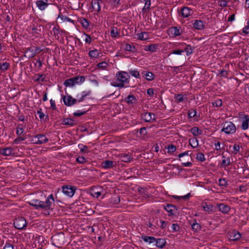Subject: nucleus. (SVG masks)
I'll return each instance as SVG.
<instances>
[{"label": "nucleus", "mask_w": 249, "mask_h": 249, "mask_svg": "<svg viewBox=\"0 0 249 249\" xmlns=\"http://www.w3.org/2000/svg\"><path fill=\"white\" fill-rule=\"evenodd\" d=\"M116 77L120 83L112 82L111 85L113 87L122 88L124 87L125 84H128L129 82L130 75L124 71H118L116 74Z\"/></svg>", "instance_id": "f257e3e1"}, {"label": "nucleus", "mask_w": 249, "mask_h": 249, "mask_svg": "<svg viewBox=\"0 0 249 249\" xmlns=\"http://www.w3.org/2000/svg\"><path fill=\"white\" fill-rule=\"evenodd\" d=\"M54 202L53 195L51 194L47 198H45V200H40V205H39V209L44 211L43 213L45 215H49L50 214V211H53V208L52 207V204Z\"/></svg>", "instance_id": "f03ea898"}, {"label": "nucleus", "mask_w": 249, "mask_h": 249, "mask_svg": "<svg viewBox=\"0 0 249 249\" xmlns=\"http://www.w3.org/2000/svg\"><path fill=\"white\" fill-rule=\"evenodd\" d=\"M141 238L145 242H148L149 244L155 242V246L160 249L163 248L166 244L165 240L163 238H156L153 236L147 235L142 236Z\"/></svg>", "instance_id": "7ed1b4c3"}, {"label": "nucleus", "mask_w": 249, "mask_h": 249, "mask_svg": "<svg viewBox=\"0 0 249 249\" xmlns=\"http://www.w3.org/2000/svg\"><path fill=\"white\" fill-rule=\"evenodd\" d=\"M85 80L84 76H77L66 79L64 83L66 87H73L75 84H79L83 83Z\"/></svg>", "instance_id": "20e7f679"}, {"label": "nucleus", "mask_w": 249, "mask_h": 249, "mask_svg": "<svg viewBox=\"0 0 249 249\" xmlns=\"http://www.w3.org/2000/svg\"><path fill=\"white\" fill-rule=\"evenodd\" d=\"M222 132L226 134H232L236 132V128L235 124L231 122L226 121L222 124Z\"/></svg>", "instance_id": "39448f33"}, {"label": "nucleus", "mask_w": 249, "mask_h": 249, "mask_svg": "<svg viewBox=\"0 0 249 249\" xmlns=\"http://www.w3.org/2000/svg\"><path fill=\"white\" fill-rule=\"evenodd\" d=\"M76 189L75 186L71 185H64L62 186L63 193L70 197H72L74 195Z\"/></svg>", "instance_id": "423d86ee"}, {"label": "nucleus", "mask_w": 249, "mask_h": 249, "mask_svg": "<svg viewBox=\"0 0 249 249\" xmlns=\"http://www.w3.org/2000/svg\"><path fill=\"white\" fill-rule=\"evenodd\" d=\"M14 225L18 230H24L27 226L26 220L23 217H19L15 220Z\"/></svg>", "instance_id": "0eeeda50"}, {"label": "nucleus", "mask_w": 249, "mask_h": 249, "mask_svg": "<svg viewBox=\"0 0 249 249\" xmlns=\"http://www.w3.org/2000/svg\"><path fill=\"white\" fill-rule=\"evenodd\" d=\"M141 117L145 122L153 123L156 121L155 114L152 112H143L141 114Z\"/></svg>", "instance_id": "6e6552de"}, {"label": "nucleus", "mask_w": 249, "mask_h": 249, "mask_svg": "<svg viewBox=\"0 0 249 249\" xmlns=\"http://www.w3.org/2000/svg\"><path fill=\"white\" fill-rule=\"evenodd\" d=\"M63 102L66 106L71 107L76 103L77 100L71 95L65 96L63 98Z\"/></svg>", "instance_id": "1a4fd4ad"}, {"label": "nucleus", "mask_w": 249, "mask_h": 249, "mask_svg": "<svg viewBox=\"0 0 249 249\" xmlns=\"http://www.w3.org/2000/svg\"><path fill=\"white\" fill-rule=\"evenodd\" d=\"M13 151L14 149L10 147L0 148V154L3 156H14L15 153Z\"/></svg>", "instance_id": "9d476101"}, {"label": "nucleus", "mask_w": 249, "mask_h": 249, "mask_svg": "<svg viewBox=\"0 0 249 249\" xmlns=\"http://www.w3.org/2000/svg\"><path fill=\"white\" fill-rule=\"evenodd\" d=\"M201 207L203 208V210L208 213H212L215 211V208L214 206L210 203L208 202H202L201 204Z\"/></svg>", "instance_id": "9b49d317"}, {"label": "nucleus", "mask_w": 249, "mask_h": 249, "mask_svg": "<svg viewBox=\"0 0 249 249\" xmlns=\"http://www.w3.org/2000/svg\"><path fill=\"white\" fill-rule=\"evenodd\" d=\"M164 209L169 213L168 216H171L175 215L174 212L177 211V207L171 204H168L166 206H164Z\"/></svg>", "instance_id": "f8f14e48"}, {"label": "nucleus", "mask_w": 249, "mask_h": 249, "mask_svg": "<svg viewBox=\"0 0 249 249\" xmlns=\"http://www.w3.org/2000/svg\"><path fill=\"white\" fill-rule=\"evenodd\" d=\"M193 23L194 29L197 30H201L205 27L206 22L202 20H195Z\"/></svg>", "instance_id": "ddd939ff"}, {"label": "nucleus", "mask_w": 249, "mask_h": 249, "mask_svg": "<svg viewBox=\"0 0 249 249\" xmlns=\"http://www.w3.org/2000/svg\"><path fill=\"white\" fill-rule=\"evenodd\" d=\"M194 11L190 8L187 6H183L181 10V14L183 17L188 18L193 14Z\"/></svg>", "instance_id": "4468645a"}, {"label": "nucleus", "mask_w": 249, "mask_h": 249, "mask_svg": "<svg viewBox=\"0 0 249 249\" xmlns=\"http://www.w3.org/2000/svg\"><path fill=\"white\" fill-rule=\"evenodd\" d=\"M101 166L104 169H110L116 165V162L113 160H106L101 163Z\"/></svg>", "instance_id": "2eb2a0df"}, {"label": "nucleus", "mask_w": 249, "mask_h": 249, "mask_svg": "<svg viewBox=\"0 0 249 249\" xmlns=\"http://www.w3.org/2000/svg\"><path fill=\"white\" fill-rule=\"evenodd\" d=\"M103 2L101 0H92L91 1V6L94 11L97 13L101 11V3Z\"/></svg>", "instance_id": "dca6fc26"}, {"label": "nucleus", "mask_w": 249, "mask_h": 249, "mask_svg": "<svg viewBox=\"0 0 249 249\" xmlns=\"http://www.w3.org/2000/svg\"><path fill=\"white\" fill-rule=\"evenodd\" d=\"M181 32L180 28L177 26L172 27L168 30V34L174 36H180Z\"/></svg>", "instance_id": "f3484780"}, {"label": "nucleus", "mask_w": 249, "mask_h": 249, "mask_svg": "<svg viewBox=\"0 0 249 249\" xmlns=\"http://www.w3.org/2000/svg\"><path fill=\"white\" fill-rule=\"evenodd\" d=\"M217 207L220 212L224 214L228 213L230 210V207L224 203H217Z\"/></svg>", "instance_id": "a211bd4d"}, {"label": "nucleus", "mask_w": 249, "mask_h": 249, "mask_svg": "<svg viewBox=\"0 0 249 249\" xmlns=\"http://www.w3.org/2000/svg\"><path fill=\"white\" fill-rule=\"evenodd\" d=\"M36 4L40 10L43 11L46 8L49 3H48V0H45V1L42 0H38L36 1Z\"/></svg>", "instance_id": "6ab92c4d"}, {"label": "nucleus", "mask_w": 249, "mask_h": 249, "mask_svg": "<svg viewBox=\"0 0 249 249\" xmlns=\"http://www.w3.org/2000/svg\"><path fill=\"white\" fill-rule=\"evenodd\" d=\"M102 188L101 187H94L91 190V195L95 198H98L100 196L102 193L101 190Z\"/></svg>", "instance_id": "aec40b11"}, {"label": "nucleus", "mask_w": 249, "mask_h": 249, "mask_svg": "<svg viewBox=\"0 0 249 249\" xmlns=\"http://www.w3.org/2000/svg\"><path fill=\"white\" fill-rule=\"evenodd\" d=\"M31 27L34 34L39 35L41 32V29L43 28V26L40 24L38 25L36 23H33L32 25H31Z\"/></svg>", "instance_id": "412c9836"}, {"label": "nucleus", "mask_w": 249, "mask_h": 249, "mask_svg": "<svg viewBox=\"0 0 249 249\" xmlns=\"http://www.w3.org/2000/svg\"><path fill=\"white\" fill-rule=\"evenodd\" d=\"M241 236V235L240 232L236 231H233L229 234L230 239L233 241H237L240 239Z\"/></svg>", "instance_id": "4be33fe9"}, {"label": "nucleus", "mask_w": 249, "mask_h": 249, "mask_svg": "<svg viewBox=\"0 0 249 249\" xmlns=\"http://www.w3.org/2000/svg\"><path fill=\"white\" fill-rule=\"evenodd\" d=\"M141 74L147 81H151L154 79L155 75L152 72L143 71Z\"/></svg>", "instance_id": "5701e85b"}, {"label": "nucleus", "mask_w": 249, "mask_h": 249, "mask_svg": "<svg viewBox=\"0 0 249 249\" xmlns=\"http://www.w3.org/2000/svg\"><path fill=\"white\" fill-rule=\"evenodd\" d=\"M62 124L65 125L73 126L77 124V122L75 121L73 119L66 118L63 119Z\"/></svg>", "instance_id": "b1692460"}, {"label": "nucleus", "mask_w": 249, "mask_h": 249, "mask_svg": "<svg viewBox=\"0 0 249 249\" xmlns=\"http://www.w3.org/2000/svg\"><path fill=\"white\" fill-rule=\"evenodd\" d=\"M190 224L192 227V229L194 232H197L201 229V226L199 224L197 223L196 219H194L191 221Z\"/></svg>", "instance_id": "393cba45"}, {"label": "nucleus", "mask_w": 249, "mask_h": 249, "mask_svg": "<svg viewBox=\"0 0 249 249\" xmlns=\"http://www.w3.org/2000/svg\"><path fill=\"white\" fill-rule=\"evenodd\" d=\"M101 54L100 51L97 49L89 51V55L91 58L96 59Z\"/></svg>", "instance_id": "a878e982"}, {"label": "nucleus", "mask_w": 249, "mask_h": 249, "mask_svg": "<svg viewBox=\"0 0 249 249\" xmlns=\"http://www.w3.org/2000/svg\"><path fill=\"white\" fill-rule=\"evenodd\" d=\"M125 101L128 105L135 104L137 102V99L133 95H129L124 99Z\"/></svg>", "instance_id": "bb28decb"}, {"label": "nucleus", "mask_w": 249, "mask_h": 249, "mask_svg": "<svg viewBox=\"0 0 249 249\" xmlns=\"http://www.w3.org/2000/svg\"><path fill=\"white\" fill-rule=\"evenodd\" d=\"M159 45L157 44H152L150 45L145 46L144 50L145 51H149L151 53H154L158 49Z\"/></svg>", "instance_id": "cd10ccee"}, {"label": "nucleus", "mask_w": 249, "mask_h": 249, "mask_svg": "<svg viewBox=\"0 0 249 249\" xmlns=\"http://www.w3.org/2000/svg\"><path fill=\"white\" fill-rule=\"evenodd\" d=\"M244 119L241 127L243 130L247 129L249 127V117L248 115H245L244 116Z\"/></svg>", "instance_id": "c85d7f7f"}, {"label": "nucleus", "mask_w": 249, "mask_h": 249, "mask_svg": "<svg viewBox=\"0 0 249 249\" xmlns=\"http://www.w3.org/2000/svg\"><path fill=\"white\" fill-rule=\"evenodd\" d=\"M29 205L34 207L36 210L39 209V205H40V200L37 199H34L28 202Z\"/></svg>", "instance_id": "c756f323"}, {"label": "nucleus", "mask_w": 249, "mask_h": 249, "mask_svg": "<svg viewBox=\"0 0 249 249\" xmlns=\"http://www.w3.org/2000/svg\"><path fill=\"white\" fill-rule=\"evenodd\" d=\"M120 157L123 162H130L133 160L132 156L130 154H121Z\"/></svg>", "instance_id": "7c9ffc66"}, {"label": "nucleus", "mask_w": 249, "mask_h": 249, "mask_svg": "<svg viewBox=\"0 0 249 249\" xmlns=\"http://www.w3.org/2000/svg\"><path fill=\"white\" fill-rule=\"evenodd\" d=\"M37 137L38 138L37 142H39V144L45 143L49 141L48 139L44 135L41 134H37Z\"/></svg>", "instance_id": "2f4dec72"}, {"label": "nucleus", "mask_w": 249, "mask_h": 249, "mask_svg": "<svg viewBox=\"0 0 249 249\" xmlns=\"http://www.w3.org/2000/svg\"><path fill=\"white\" fill-rule=\"evenodd\" d=\"M79 21L84 28L88 29L89 28L90 22L87 19L81 18Z\"/></svg>", "instance_id": "473e14b6"}, {"label": "nucleus", "mask_w": 249, "mask_h": 249, "mask_svg": "<svg viewBox=\"0 0 249 249\" xmlns=\"http://www.w3.org/2000/svg\"><path fill=\"white\" fill-rule=\"evenodd\" d=\"M189 143L193 148H196L198 146V141L196 137L190 139Z\"/></svg>", "instance_id": "72a5a7b5"}, {"label": "nucleus", "mask_w": 249, "mask_h": 249, "mask_svg": "<svg viewBox=\"0 0 249 249\" xmlns=\"http://www.w3.org/2000/svg\"><path fill=\"white\" fill-rule=\"evenodd\" d=\"M222 160L221 163V167H226L229 165L231 163L230 159L228 157L226 158L225 156L223 155V153L222 154Z\"/></svg>", "instance_id": "f704fd0d"}, {"label": "nucleus", "mask_w": 249, "mask_h": 249, "mask_svg": "<svg viewBox=\"0 0 249 249\" xmlns=\"http://www.w3.org/2000/svg\"><path fill=\"white\" fill-rule=\"evenodd\" d=\"M25 126V125L24 126L23 124H18L16 129V134L18 136H20L22 134H24V130L23 127Z\"/></svg>", "instance_id": "c9c22d12"}, {"label": "nucleus", "mask_w": 249, "mask_h": 249, "mask_svg": "<svg viewBox=\"0 0 249 249\" xmlns=\"http://www.w3.org/2000/svg\"><path fill=\"white\" fill-rule=\"evenodd\" d=\"M10 66V63L8 62H3L0 64V71L2 72H5L9 69Z\"/></svg>", "instance_id": "e433bc0d"}, {"label": "nucleus", "mask_w": 249, "mask_h": 249, "mask_svg": "<svg viewBox=\"0 0 249 249\" xmlns=\"http://www.w3.org/2000/svg\"><path fill=\"white\" fill-rule=\"evenodd\" d=\"M190 131L193 134L194 136H196L198 135H200L202 133V130L196 126L192 127Z\"/></svg>", "instance_id": "4c0bfd02"}, {"label": "nucleus", "mask_w": 249, "mask_h": 249, "mask_svg": "<svg viewBox=\"0 0 249 249\" xmlns=\"http://www.w3.org/2000/svg\"><path fill=\"white\" fill-rule=\"evenodd\" d=\"M35 77L36 78L34 80L35 82L41 83L45 81V75L43 74H36Z\"/></svg>", "instance_id": "58836bf2"}, {"label": "nucleus", "mask_w": 249, "mask_h": 249, "mask_svg": "<svg viewBox=\"0 0 249 249\" xmlns=\"http://www.w3.org/2000/svg\"><path fill=\"white\" fill-rule=\"evenodd\" d=\"M53 35L56 39H59L60 37V31H59V27L58 25L57 26H55L53 28Z\"/></svg>", "instance_id": "ea45409f"}, {"label": "nucleus", "mask_w": 249, "mask_h": 249, "mask_svg": "<svg viewBox=\"0 0 249 249\" xmlns=\"http://www.w3.org/2000/svg\"><path fill=\"white\" fill-rule=\"evenodd\" d=\"M138 38L142 40H145L148 39V34L147 32H141L139 34Z\"/></svg>", "instance_id": "a19ab883"}, {"label": "nucleus", "mask_w": 249, "mask_h": 249, "mask_svg": "<svg viewBox=\"0 0 249 249\" xmlns=\"http://www.w3.org/2000/svg\"><path fill=\"white\" fill-rule=\"evenodd\" d=\"M28 52L31 53V54L28 56L29 58H33L36 55V52H34V50L32 47L26 48L24 51V53H27Z\"/></svg>", "instance_id": "79ce46f5"}, {"label": "nucleus", "mask_w": 249, "mask_h": 249, "mask_svg": "<svg viewBox=\"0 0 249 249\" xmlns=\"http://www.w3.org/2000/svg\"><path fill=\"white\" fill-rule=\"evenodd\" d=\"M89 110H85L83 109L82 110H78L76 112L73 113V115L74 117H80L82 115H85L88 112Z\"/></svg>", "instance_id": "37998d69"}, {"label": "nucleus", "mask_w": 249, "mask_h": 249, "mask_svg": "<svg viewBox=\"0 0 249 249\" xmlns=\"http://www.w3.org/2000/svg\"><path fill=\"white\" fill-rule=\"evenodd\" d=\"M136 48L135 46L132 47L131 45L129 44H126L125 45L124 48V50L126 51H129L132 53H134L135 51Z\"/></svg>", "instance_id": "c03bdc74"}, {"label": "nucleus", "mask_w": 249, "mask_h": 249, "mask_svg": "<svg viewBox=\"0 0 249 249\" xmlns=\"http://www.w3.org/2000/svg\"><path fill=\"white\" fill-rule=\"evenodd\" d=\"M58 18H60L62 20L67 21L68 22H71L74 24V21L73 20L71 19L70 18L66 17L65 16L62 15V14H59L58 16Z\"/></svg>", "instance_id": "a18cd8bd"}, {"label": "nucleus", "mask_w": 249, "mask_h": 249, "mask_svg": "<svg viewBox=\"0 0 249 249\" xmlns=\"http://www.w3.org/2000/svg\"><path fill=\"white\" fill-rule=\"evenodd\" d=\"M188 115L189 118H192L193 117H195L196 116V109L191 108V109L189 110L188 112Z\"/></svg>", "instance_id": "49530a36"}, {"label": "nucleus", "mask_w": 249, "mask_h": 249, "mask_svg": "<svg viewBox=\"0 0 249 249\" xmlns=\"http://www.w3.org/2000/svg\"><path fill=\"white\" fill-rule=\"evenodd\" d=\"M175 101H176L177 103L181 102L184 100V96L183 94H178L175 95Z\"/></svg>", "instance_id": "de8ad7c7"}, {"label": "nucleus", "mask_w": 249, "mask_h": 249, "mask_svg": "<svg viewBox=\"0 0 249 249\" xmlns=\"http://www.w3.org/2000/svg\"><path fill=\"white\" fill-rule=\"evenodd\" d=\"M167 149H168V151L167 152L168 153H173V152H174L176 150V147L175 145L174 144H170V145H169L168 147H167Z\"/></svg>", "instance_id": "09e8293b"}, {"label": "nucleus", "mask_w": 249, "mask_h": 249, "mask_svg": "<svg viewBox=\"0 0 249 249\" xmlns=\"http://www.w3.org/2000/svg\"><path fill=\"white\" fill-rule=\"evenodd\" d=\"M129 73L134 77L137 78H140V75L139 72L137 70H130Z\"/></svg>", "instance_id": "8fccbe9b"}, {"label": "nucleus", "mask_w": 249, "mask_h": 249, "mask_svg": "<svg viewBox=\"0 0 249 249\" xmlns=\"http://www.w3.org/2000/svg\"><path fill=\"white\" fill-rule=\"evenodd\" d=\"M196 159L200 161H204L205 160V158L203 153L199 152L196 155Z\"/></svg>", "instance_id": "3c124183"}, {"label": "nucleus", "mask_w": 249, "mask_h": 249, "mask_svg": "<svg viewBox=\"0 0 249 249\" xmlns=\"http://www.w3.org/2000/svg\"><path fill=\"white\" fill-rule=\"evenodd\" d=\"M183 50L184 52H186L187 55H189L193 53L192 47L190 45H188Z\"/></svg>", "instance_id": "603ef678"}, {"label": "nucleus", "mask_w": 249, "mask_h": 249, "mask_svg": "<svg viewBox=\"0 0 249 249\" xmlns=\"http://www.w3.org/2000/svg\"><path fill=\"white\" fill-rule=\"evenodd\" d=\"M212 105L213 107H221L222 105V102L221 99H218L215 100L212 103Z\"/></svg>", "instance_id": "864d4df0"}, {"label": "nucleus", "mask_w": 249, "mask_h": 249, "mask_svg": "<svg viewBox=\"0 0 249 249\" xmlns=\"http://www.w3.org/2000/svg\"><path fill=\"white\" fill-rule=\"evenodd\" d=\"M240 146L237 144H234L233 146V151L232 153L235 155L239 152Z\"/></svg>", "instance_id": "5fc2aeb1"}, {"label": "nucleus", "mask_w": 249, "mask_h": 249, "mask_svg": "<svg viewBox=\"0 0 249 249\" xmlns=\"http://www.w3.org/2000/svg\"><path fill=\"white\" fill-rule=\"evenodd\" d=\"M111 36L112 37H116L119 34V32L117 28H113L111 30Z\"/></svg>", "instance_id": "6e6d98bb"}, {"label": "nucleus", "mask_w": 249, "mask_h": 249, "mask_svg": "<svg viewBox=\"0 0 249 249\" xmlns=\"http://www.w3.org/2000/svg\"><path fill=\"white\" fill-rule=\"evenodd\" d=\"M76 161L79 163L83 164L87 161L84 157H78L76 158Z\"/></svg>", "instance_id": "4d7b16f0"}, {"label": "nucleus", "mask_w": 249, "mask_h": 249, "mask_svg": "<svg viewBox=\"0 0 249 249\" xmlns=\"http://www.w3.org/2000/svg\"><path fill=\"white\" fill-rule=\"evenodd\" d=\"M219 185L221 186L226 187L228 184L225 178H219L218 180Z\"/></svg>", "instance_id": "13d9d810"}, {"label": "nucleus", "mask_w": 249, "mask_h": 249, "mask_svg": "<svg viewBox=\"0 0 249 249\" xmlns=\"http://www.w3.org/2000/svg\"><path fill=\"white\" fill-rule=\"evenodd\" d=\"M26 139L25 138H23L21 137H18L16 139H15L13 143L14 144H19L21 142L24 141Z\"/></svg>", "instance_id": "bf43d9fd"}, {"label": "nucleus", "mask_w": 249, "mask_h": 249, "mask_svg": "<svg viewBox=\"0 0 249 249\" xmlns=\"http://www.w3.org/2000/svg\"><path fill=\"white\" fill-rule=\"evenodd\" d=\"M218 4L219 6L225 7L227 5V0H219Z\"/></svg>", "instance_id": "052dcab7"}, {"label": "nucleus", "mask_w": 249, "mask_h": 249, "mask_svg": "<svg viewBox=\"0 0 249 249\" xmlns=\"http://www.w3.org/2000/svg\"><path fill=\"white\" fill-rule=\"evenodd\" d=\"M151 5V0H146L145 1V5L142 10H148L150 8Z\"/></svg>", "instance_id": "680f3d73"}, {"label": "nucleus", "mask_w": 249, "mask_h": 249, "mask_svg": "<svg viewBox=\"0 0 249 249\" xmlns=\"http://www.w3.org/2000/svg\"><path fill=\"white\" fill-rule=\"evenodd\" d=\"M107 66V63L106 62H101L97 64V67L98 68H101L102 69H104L106 68Z\"/></svg>", "instance_id": "e2e57ef3"}, {"label": "nucleus", "mask_w": 249, "mask_h": 249, "mask_svg": "<svg viewBox=\"0 0 249 249\" xmlns=\"http://www.w3.org/2000/svg\"><path fill=\"white\" fill-rule=\"evenodd\" d=\"M85 36H86V38H85V42L88 44H90L92 41V39L91 37V36L87 34H85Z\"/></svg>", "instance_id": "0e129e2a"}, {"label": "nucleus", "mask_w": 249, "mask_h": 249, "mask_svg": "<svg viewBox=\"0 0 249 249\" xmlns=\"http://www.w3.org/2000/svg\"><path fill=\"white\" fill-rule=\"evenodd\" d=\"M172 229L173 231L177 232L179 231L180 227L178 224H173Z\"/></svg>", "instance_id": "69168bd1"}, {"label": "nucleus", "mask_w": 249, "mask_h": 249, "mask_svg": "<svg viewBox=\"0 0 249 249\" xmlns=\"http://www.w3.org/2000/svg\"><path fill=\"white\" fill-rule=\"evenodd\" d=\"M248 25L245 26L242 30V32L245 34H249V20L248 21Z\"/></svg>", "instance_id": "338daca9"}, {"label": "nucleus", "mask_w": 249, "mask_h": 249, "mask_svg": "<svg viewBox=\"0 0 249 249\" xmlns=\"http://www.w3.org/2000/svg\"><path fill=\"white\" fill-rule=\"evenodd\" d=\"M3 249H14V246L9 243H6Z\"/></svg>", "instance_id": "774afa93"}]
</instances>
